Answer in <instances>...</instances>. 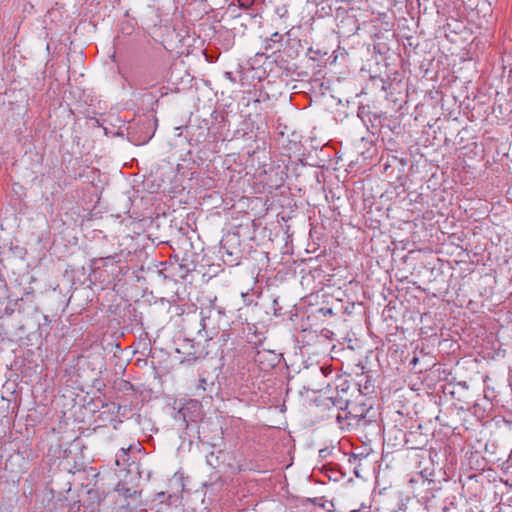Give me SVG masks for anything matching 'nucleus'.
<instances>
[{
  "label": "nucleus",
  "instance_id": "nucleus-1",
  "mask_svg": "<svg viewBox=\"0 0 512 512\" xmlns=\"http://www.w3.org/2000/svg\"><path fill=\"white\" fill-rule=\"evenodd\" d=\"M209 317L200 313V316H192L185 319L184 330L188 336L180 348L177 349L179 353L186 355L187 362L195 361L204 356L201 340L208 341L213 338V332L207 328V321Z\"/></svg>",
  "mask_w": 512,
  "mask_h": 512
},
{
  "label": "nucleus",
  "instance_id": "nucleus-2",
  "mask_svg": "<svg viewBox=\"0 0 512 512\" xmlns=\"http://www.w3.org/2000/svg\"><path fill=\"white\" fill-rule=\"evenodd\" d=\"M327 401H329L335 408L342 411L338 412L336 415V420L339 424H342L344 420L348 419L354 420L357 425L361 424V422H365V417L362 414H352L350 411H347L349 401L339 395V392H337L336 396L327 398Z\"/></svg>",
  "mask_w": 512,
  "mask_h": 512
},
{
  "label": "nucleus",
  "instance_id": "nucleus-3",
  "mask_svg": "<svg viewBox=\"0 0 512 512\" xmlns=\"http://www.w3.org/2000/svg\"><path fill=\"white\" fill-rule=\"evenodd\" d=\"M249 356L253 358L255 364L262 371L271 370L279 361L278 355L275 352L266 349L254 350V348H251Z\"/></svg>",
  "mask_w": 512,
  "mask_h": 512
},
{
  "label": "nucleus",
  "instance_id": "nucleus-4",
  "mask_svg": "<svg viewBox=\"0 0 512 512\" xmlns=\"http://www.w3.org/2000/svg\"><path fill=\"white\" fill-rule=\"evenodd\" d=\"M200 409L201 404L198 400H190L178 410L175 419L181 420L187 428L190 421H196L199 417Z\"/></svg>",
  "mask_w": 512,
  "mask_h": 512
},
{
  "label": "nucleus",
  "instance_id": "nucleus-5",
  "mask_svg": "<svg viewBox=\"0 0 512 512\" xmlns=\"http://www.w3.org/2000/svg\"><path fill=\"white\" fill-rule=\"evenodd\" d=\"M283 36L278 32H275L271 35L270 38H266L264 40V49L265 50H273L275 44L281 43Z\"/></svg>",
  "mask_w": 512,
  "mask_h": 512
},
{
  "label": "nucleus",
  "instance_id": "nucleus-6",
  "mask_svg": "<svg viewBox=\"0 0 512 512\" xmlns=\"http://www.w3.org/2000/svg\"><path fill=\"white\" fill-rule=\"evenodd\" d=\"M206 462L209 466L215 467L218 463V457L212 452L206 456Z\"/></svg>",
  "mask_w": 512,
  "mask_h": 512
},
{
  "label": "nucleus",
  "instance_id": "nucleus-7",
  "mask_svg": "<svg viewBox=\"0 0 512 512\" xmlns=\"http://www.w3.org/2000/svg\"><path fill=\"white\" fill-rule=\"evenodd\" d=\"M313 374L315 378L324 379L326 377L325 369L323 367H317Z\"/></svg>",
  "mask_w": 512,
  "mask_h": 512
},
{
  "label": "nucleus",
  "instance_id": "nucleus-8",
  "mask_svg": "<svg viewBox=\"0 0 512 512\" xmlns=\"http://www.w3.org/2000/svg\"><path fill=\"white\" fill-rule=\"evenodd\" d=\"M241 8L248 9L254 4V0H237Z\"/></svg>",
  "mask_w": 512,
  "mask_h": 512
},
{
  "label": "nucleus",
  "instance_id": "nucleus-9",
  "mask_svg": "<svg viewBox=\"0 0 512 512\" xmlns=\"http://www.w3.org/2000/svg\"><path fill=\"white\" fill-rule=\"evenodd\" d=\"M14 311H15V309H14L13 306L7 305L5 307V309L3 310V314L0 315V317H2V316H11L14 313Z\"/></svg>",
  "mask_w": 512,
  "mask_h": 512
},
{
  "label": "nucleus",
  "instance_id": "nucleus-10",
  "mask_svg": "<svg viewBox=\"0 0 512 512\" xmlns=\"http://www.w3.org/2000/svg\"><path fill=\"white\" fill-rule=\"evenodd\" d=\"M206 385H207V381L204 378H201L199 380V384L196 387V390L197 391L202 390L203 392H205L206 391Z\"/></svg>",
  "mask_w": 512,
  "mask_h": 512
},
{
  "label": "nucleus",
  "instance_id": "nucleus-11",
  "mask_svg": "<svg viewBox=\"0 0 512 512\" xmlns=\"http://www.w3.org/2000/svg\"><path fill=\"white\" fill-rule=\"evenodd\" d=\"M242 298L246 305H250L253 302V299L249 293H242Z\"/></svg>",
  "mask_w": 512,
  "mask_h": 512
},
{
  "label": "nucleus",
  "instance_id": "nucleus-12",
  "mask_svg": "<svg viewBox=\"0 0 512 512\" xmlns=\"http://www.w3.org/2000/svg\"><path fill=\"white\" fill-rule=\"evenodd\" d=\"M320 312L326 316V315H332L333 314V310L331 308H321L320 309Z\"/></svg>",
  "mask_w": 512,
  "mask_h": 512
},
{
  "label": "nucleus",
  "instance_id": "nucleus-13",
  "mask_svg": "<svg viewBox=\"0 0 512 512\" xmlns=\"http://www.w3.org/2000/svg\"><path fill=\"white\" fill-rule=\"evenodd\" d=\"M225 76L230 79L232 82H235V79L232 77V73L231 72H226L225 73Z\"/></svg>",
  "mask_w": 512,
  "mask_h": 512
},
{
  "label": "nucleus",
  "instance_id": "nucleus-14",
  "mask_svg": "<svg viewBox=\"0 0 512 512\" xmlns=\"http://www.w3.org/2000/svg\"><path fill=\"white\" fill-rule=\"evenodd\" d=\"M132 29V27L129 25L128 27H123L122 30L123 31H127V33H130V30Z\"/></svg>",
  "mask_w": 512,
  "mask_h": 512
},
{
  "label": "nucleus",
  "instance_id": "nucleus-15",
  "mask_svg": "<svg viewBox=\"0 0 512 512\" xmlns=\"http://www.w3.org/2000/svg\"><path fill=\"white\" fill-rule=\"evenodd\" d=\"M312 391L316 392V391H320L321 388H311Z\"/></svg>",
  "mask_w": 512,
  "mask_h": 512
}]
</instances>
